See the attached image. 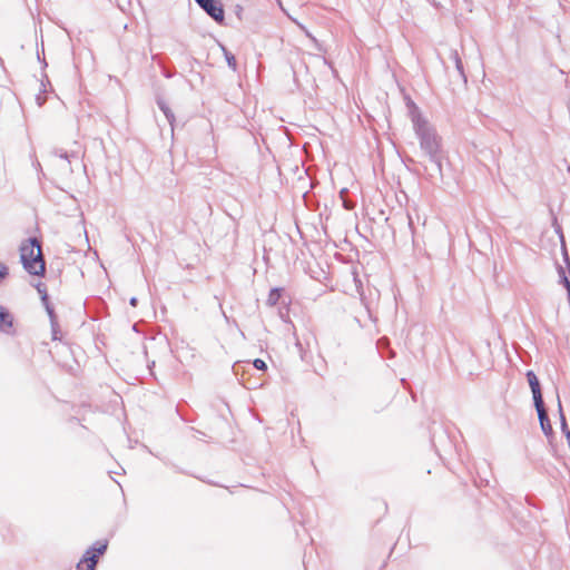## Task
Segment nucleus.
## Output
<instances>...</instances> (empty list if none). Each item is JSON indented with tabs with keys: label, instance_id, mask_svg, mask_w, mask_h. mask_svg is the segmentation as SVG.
Listing matches in <instances>:
<instances>
[{
	"label": "nucleus",
	"instance_id": "obj_3",
	"mask_svg": "<svg viewBox=\"0 0 570 570\" xmlns=\"http://www.w3.org/2000/svg\"><path fill=\"white\" fill-rule=\"evenodd\" d=\"M216 23L225 26V11L220 0H195Z\"/></svg>",
	"mask_w": 570,
	"mask_h": 570
},
{
	"label": "nucleus",
	"instance_id": "obj_9",
	"mask_svg": "<svg viewBox=\"0 0 570 570\" xmlns=\"http://www.w3.org/2000/svg\"><path fill=\"white\" fill-rule=\"evenodd\" d=\"M283 292L284 289L282 287L272 288L266 301L267 305L275 306L279 302Z\"/></svg>",
	"mask_w": 570,
	"mask_h": 570
},
{
	"label": "nucleus",
	"instance_id": "obj_18",
	"mask_svg": "<svg viewBox=\"0 0 570 570\" xmlns=\"http://www.w3.org/2000/svg\"><path fill=\"white\" fill-rule=\"evenodd\" d=\"M253 365L256 370H259V371H266L267 370V364L265 363L264 360L262 358H255L253 361Z\"/></svg>",
	"mask_w": 570,
	"mask_h": 570
},
{
	"label": "nucleus",
	"instance_id": "obj_4",
	"mask_svg": "<svg viewBox=\"0 0 570 570\" xmlns=\"http://www.w3.org/2000/svg\"><path fill=\"white\" fill-rule=\"evenodd\" d=\"M108 548V541H97L89 549L86 550L81 558V562L92 563L96 561V566L98 564V560L101 556L105 554Z\"/></svg>",
	"mask_w": 570,
	"mask_h": 570
},
{
	"label": "nucleus",
	"instance_id": "obj_7",
	"mask_svg": "<svg viewBox=\"0 0 570 570\" xmlns=\"http://www.w3.org/2000/svg\"><path fill=\"white\" fill-rule=\"evenodd\" d=\"M0 331L13 335V316L12 314L2 305H0Z\"/></svg>",
	"mask_w": 570,
	"mask_h": 570
},
{
	"label": "nucleus",
	"instance_id": "obj_30",
	"mask_svg": "<svg viewBox=\"0 0 570 570\" xmlns=\"http://www.w3.org/2000/svg\"><path fill=\"white\" fill-rule=\"evenodd\" d=\"M405 161L410 164H415V160L411 157H407Z\"/></svg>",
	"mask_w": 570,
	"mask_h": 570
},
{
	"label": "nucleus",
	"instance_id": "obj_5",
	"mask_svg": "<svg viewBox=\"0 0 570 570\" xmlns=\"http://www.w3.org/2000/svg\"><path fill=\"white\" fill-rule=\"evenodd\" d=\"M534 407H535V411L538 413V419H539L540 428H541L543 434L547 438L552 436L553 435V429H552V425H551V422H550V419H549V415H548V411H547L544 401L541 402V403L540 402L539 403H534Z\"/></svg>",
	"mask_w": 570,
	"mask_h": 570
},
{
	"label": "nucleus",
	"instance_id": "obj_15",
	"mask_svg": "<svg viewBox=\"0 0 570 570\" xmlns=\"http://www.w3.org/2000/svg\"><path fill=\"white\" fill-rule=\"evenodd\" d=\"M156 104H157L158 108L164 112V115L171 111V109L169 108V106L167 105V102L165 101V99L163 97L157 96Z\"/></svg>",
	"mask_w": 570,
	"mask_h": 570
},
{
	"label": "nucleus",
	"instance_id": "obj_17",
	"mask_svg": "<svg viewBox=\"0 0 570 570\" xmlns=\"http://www.w3.org/2000/svg\"><path fill=\"white\" fill-rule=\"evenodd\" d=\"M50 326H51V334H52V340L53 341H58L60 340V326H59V323H58V318H56V324L55 323H50Z\"/></svg>",
	"mask_w": 570,
	"mask_h": 570
},
{
	"label": "nucleus",
	"instance_id": "obj_26",
	"mask_svg": "<svg viewBox=\"0 0 570 570\" xmlns=\"http://www.w3.org/2000/svg\"><path fill=\"white\" fill-rule=\"evenodd\" d=\"M58 155L59 157L67 159L69 161V154L67 151H60Z\"/></svg>",
	"mask_w": 570,
	"mask_h": 570
},
{
	"label": "nucleus",
	"instance_id": "obj_23",
	"mask_svg": "<svg viewBox=\"0 0 570 570\" xmlns=\"http://www.w3.org/2000/svg\"><path fill=\"white\" fill-rule=\"evenodd\" d=\"M417 106L416 104L411 99V98H406V109L407 111L411 110V109H415Z\"/></svg>",
	"mask_w": 570,
	"mask_h": 570
},
{
	"label": "nucleus",
	"instance_id": "obj_2",
	"mask_svg": "<svg viewBox=\"0 0 570 570\" xmlns=\"http://www.w3.org/2000/svg\"><path fill=\"white\" fill-rule=\"evenodd\" d=\"M20 262L28 274L45 276L46 261L41 249V242L37 237H29L21 243Z\"/></svg>",
	"mask_w": 570,
	"mask_h": 570
},
{
	"label": "nucleus",
	"instance_id": "obj_22",
	"mask_svg": "<svg viewBox=\"0 0 570 570\" xmlns=\"http://www.w3.org/2000/svg\"><path fill=\"white\" fill-rule=\"evenodd\" d=\"M165 117H166V119L168 120V122L170 124V126L173 128L174 127V122H175V115H174L173 110L167 112L165 115Z\"/></svg>",
	"mask_w": 570,
	"mask_h": 570
},
{
	"label": "nucleus",
	"instance_id": "obj_31",
	"mask_svg": "<svg viewBox=\"0 0 570 570\" xmlns=\"http://www.w3.org/2000/svg\"><path fill=\"white\" fill-rule=\"evenodd\" d=\"M407 218H409V225L411 226L412 225V218H411L410 215L407 216Z\"/></svg>",
	"mask_w": 570,
	"mask_h": 570
},
{
	"label": "nucleus",
	"instance_id": "obj_11",
	"mask_svg": "<svg viewBox=\"0 0 570 570\" xmlns=\"http://www.w3.org/2000/svg\"><path fill=\"white\" fill-rule=\"evenodd\" d=\"M219 47H220V49H222V51L224 53V57L226 59V62H227L228 67L233 71H236L237 70V61H236L235 56L230 51H228L227 48L224 45L219 43Z\"/></svg>",
	"mask_w": 570,
	"mask_h": 570
},
{
	"label": "nucleus",
	"instance_id": "obj_12",
	"mask_svg": "<svg viewBox=\"0 0 570 570\" xmlns=\"http://www.w3.org/2000/svg\"><path fill=\"white\" fill-rule=\"evenodd\" d=\"M558 407H559V414H560V421H561V430H562V432H563L564 436L567 438L568 443L570 445V430L568 428V424H567V421H566V417H564V414H563V411H562L561 401H560L559 397H558Z\"/></svg>",
	"mask_w": 570,
	"mask_h": 570
},
{
	"label": "nucleus",
	"instance_id": "obj_21",
	"mask_svg": "<svg viewBox=\"0 0 570 570\" xmlns=\"http://www.w3.org/2000/svg\"><path fill=\"white\" fill-rule=\"evenodd\" d=\"M8 274H9L8 267L3 263L0 262V281L6 278L8 276Z\"/></svg>",
	"mask_w": 570,
	"mask_h": 570
},
{
	"label": "nucleus",
	"instance_id": "obj_6",
	"mask_svg": "<svg viewBox=\"0 0 570 570\" xmlns=\"http://www.w3.org/2000/svg\"><path fill=\"white\" fill-rule=\"evenodd\" d=\"M525 377L532 392L533 404L543 402L541 384L535 373L529 370L525 373Z\"/></svg>",
	"mask_w": 570,
	"mask_h": 570
},
{
	"label": "nucleus",
	"instance_id": "obj_27",
	"mask_svg": "<svg viewBox=\"0 0 570 570\" xmlns=\"http://www.w3.org/2000/svg\"><path fill=\"white\" fill-rule=\"evenodd\" d=\"M85 570H96V561H94L92 563H88Z\"/></svg>",
	"mask_w": 570,
	"mask_h": 570
},
{
	"label": "nucleus",
	"instance_id": "obj_24",
	"mask_svg": "<svg viewBox=\"0 0 570 570\" xmlns=\"http://www.w3.org/2000/svg\"><path fill=\"white\" fill-rule=\"evenodd\" d=\"M417 106L416 104L411 99V98H406V109L407 111L411 110V109H415Z\"/></svg>",
	"mask_w": 570,
	"mask_h": 570
},
{
	"label": "nucleus",
	"instance_id": "obj_14",
	"mask_svg": "<svg viewBox=\"0 0 570 570\" xmlns=\"http://www.w3.org/2000/svg\"><path fill=\"white\" fill-rule=\"evenodd\" d=\"M348 193V190L346 188H343L341 191H340V197L342 199V203H343V207L347 210H351L354 208L355 204L354 202L352 200H347L345 198V195Z\"/></svg>",
	"mask_w": 570,
	"mask_h": 570
},
{
	"label": "nucleus",
	"instance_id": "obj_20",
	"mask_svg": "<svg viewBox=\"0 0 570 570\" xmlns=\"http://www.w3.org/2000/svg\"><path fill=\"white\" fill-rule=\"evenodd\" d=\"M234 13L239 21L243 20L244 8L240 4L234 7Z\"/></svg>",
	"mask_w": 570,
	"mask_h": 570
},
{
	"label": "nucleus",
	"instance_id": "obj_1",
	"mask_svg": "<svg viewBox=\"0 0 570 570\" xmlns=\"http://www.w3.org/2000/svg\"><path fill=\"white\" fill-rule=\"evenodd\" d=\"M414 132L419 139L422 154L433 164V173H430L429 176L434 177L438 175L442 178V161L444 156L441 136H439L435 128L430 124L424 127L417 126V129L414 130Z\"/></svg>",
	"mask_w": 570,
	"mask_h": 570
},
{
	"label": "nucleus",
	"instance_id": "obj_19",
	"mask_svg": "<svg viewBox=\"0 0 570 570\" xmlns=\"http://www.w3.org/2000/svg\"><path fill=\"white\" fill-rule=\"evenodd\" d=\"M553 226H554L556 233L560 236L561 242H563V232H562L561 226L558 224L556 216H553Z\"/></svg>",
	"mask_w": 570,
	"mask_h": 570
},
{
	"label": "nucleus",
	"instance_id": "obj_28",
	"mask_svg": "<svg viewBox=\"0 0 570 570\" xmlns=\"http://www.w3.org/2000/svg\"><path fill=\"white\" fill-rule=\"evenodd\" d=\"M83 563H85V562H81V560H80V561L77 563V566H76V570H85V569H83V566H82Z\"/></svg>",
	"mask_w": 570,
	"mask_h": 570
},
{
	"label": "nucleus",
	"instance_id": "obj_13",
	"mask_svg": "<svg viewBox=\"0 0 570 570\" xmlns=\"http://www.w3.org/2000/svg\"><path fill=\"white\" fill-rule=\"evenodd\" d=\"M48 316H49V321L50 323H55L56 324V318H58L56 312H55V308L52 306V304L50 303L49 301V297L47 298V301H41Z\"/></svg>",
	"mask_w": 570,
	"mask_h": 570
},
{
	"label": "nucleus",
	"instance_id": "obj_25",
	"mask_svg": "<svg viewBox=\"0 0 570 570\" xmlns=\"http://www.w3.org/2000/svg\"><path fill=\"white\" fill-rule=\"evenodd\" d=\"M129 304L132 306V307H136L138 305V299L137 297L132 296L130 299H129Z\"/></svg>",
	"mask_w": 570,
	"mask_h": 570
},
{
	"label": "nucleus",
	"instance_id": "obj_16",
	"mask_svg": "<svg viewBox=\"0 0 570 570\" xmlns=\"http://www.w3.org/2000/svg\"><path fill=\"white\" fill-rule=\"evenodd\" d=\"M37 292L39 293L40 295V299L41 301H47V298L49 297L48 293H47V287L43 283H37L35 285Z\"/></svg>",
	"mask_w": 570,
	"mask_h": 570
},
{
	"label": "nucleus",
	"instance_id": "obj_8",
	"mask_svg": "<svg viewBox=\"0 0 570 570\" xmlns=\"http://www.w3.org/2000/svg\"><path fill=\"white\" fill-rule=\"evenodd\" d=\"M407 114L412 120L414 130L417 129V126L424 127V126L429 125V121L421 115L419 107H416L415 109L409 110Z\"/></svg>",
	"mask_w": 570,
	"mask_h": 570
},
{
	"label": "nucleus",
	"instance_id": "obj_10",
	"mask_svg": "<svg viewBox=\"0 0 570 570\" xmlns=\"http://www.w3.org/2000/svg\"><path fill=\"white\" fill-rule=\"evenodd\" d=\"M452 57H453L454 62H455V69L458 71V75H459L460 79L462 80V82L465 85L468 82V79H466V76L464 73L463 62H462L458 51H454L452 53Z\"/></svg>",
	"mask_w": 570,
	"mask_h": 570
},
{
	"label": "nucleus",
	"instance_id": "obj_29",
	"mask_svg": "<svg viewBox=\"0 0 570 570\" xmlns=\"http://www.w3.org/2000/svg\"><path fill=\"white\" fill-rule=\"evenodd\" d=\"M37 101L39 106H42L45 102V99H42L40 96L37 97Z\"/></svg>",
	"mask_w": 570,
	"mask_h": 570
}]
</instances>
